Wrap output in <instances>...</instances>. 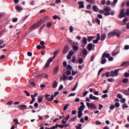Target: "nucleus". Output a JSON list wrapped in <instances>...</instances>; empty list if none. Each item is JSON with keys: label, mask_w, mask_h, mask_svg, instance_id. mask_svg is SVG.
<instances>
[{"label": "nucleus", "mask_w": 129, "mask_h": 129, "mask_svg": "<svg viewBox=\"0 0 129 129\" xmlns=\"http://www.w3.org/2000/svg\"><path fill=\"white\" fill-rule=\"evenodd\" d=\"M83 114V113H82V111H78V118H81L82 115Z\"/></svg>", "instance_id": "17"}, {"label": "nucleus", "mask_w": 129, "mask_h": 129, "mask_svg": "<svg viewBox=\"0 0 129 129\" xmlns=\"http://www.w3.org/2000/svg\"><path fill=\"white\" fill-rule=\"evenodd\" d=\"M92 43H89L87 45V49L89 51H91L92 50Z\"/></svg>", "instance_id": "18"}, {"label": "nucleus", "mask_w": 129, "mask_h": 129, "mask_svg": "<svg viewBox=\"0 0 129 129\" xmlns=\"http://www.w3.org/2000/svg\"><path fill=\"white\" fill-rule=\"evenodd\" d=\"M87 106L88 108L90 109L91 108L92 109H96V106H95V104L92 103H88L87 102L86 103Z\"/></svg>", "instance_id": "2"}, {"label": "nucleus", "mask_w": 129, "mask_h": 129, "mask_svg": "<svg viewBox=\"0 0 129 129\" xmlns=\"http://www.w3.org/2000/svg\"><path fill=\"white\" fill-rule=\"evenodd\" d=\"M50 96H51V95H49V94H45L44 95V97H45V99H46V100L49 101V99H50L49 97H50Z\"/></svg>", "instance_id": "26"}, {"label": "nucleus", "mask_w": 129, "mask_h": 129, "mask_svg": "<svg viewBox=\"0 0 129 129\" xmlns=\"http://www.w3.org/2000/svg\"><path fill=\"white\" fill-rule=\"evenodd\" d=\"M13 122H15V124H16V125L17 124H20V122L18 120V119H14L13 120Z\"/></svg>", "instance_id": "33"}, {"label": "nucleus", "mask_w": 129, "mask_h": 129, "mask_svg": "<svg viewBox=\"0 0 129 129\" xmlns=\"http://www.w3.org/2000/svg\"><path fill=\"white\" fill-rule=\"evenodd\" d=\"M66 122H67V121L65 120V119H63L61 120V123H62V124H65Z\"/></svg>", "instance_id": "62"}, {"label": "nucleus", "mask_w": 129, "mask_h": 129, "mask_svg": "<svg viewBox=\"0 0 129 129\" xmlns=\"http://www.w3.org/2000/svg\"><path fill=\"white\" fill-rule=\"evenodd\" d=\"M67 68L69 70H71L72 69V66L71 64H68Z\"/></svg>", "instance_id": "44"}, {"label": "nucleus", "mask_w": 129, "mask_h": 129, "mask_svg": "<svg viewBox=\"0 0 129 129\" xmlns=\"http://www.w3.org/2000/svg\"><path fill=\"white\" fill-rule=\"evenodd\" d=\"M106 63V59L104 58L101 60V64H105Z\"/></svg>", "instance_id": "37"}, {"label": "nucleus", "mask_w": 129, "mask_h": 129, "mask_svg": "<svg viewBox=\"0 0 129 129\" xmlns=\"http://www.w3.org/2000/svg\"><path fill=\"white\" fill-rule=\"evenodd\" d=\"M59 92H54V95H53L54 97H56V96L59 95Z\"/></svg>", "instance_id": "53"}, {"label": "nucleus", "mask_w": 129, "mask_h": 129, "mask_svg": "<svg viewBox=\"0 0 129 129\" xmlns=\"http://www.w3.org/2000/svg\"><path fill=\"white\" fill-rule=\"evenodd\" d=\"M19 109L21 110H25L27 108V105H20L19 107Z\"/></svg>", "instance_id": "15"}, {"label": "nucleus", "mask_w": 129, "mask_h": 129, "mask_svg": "<svg viewBox=\"0 0 129 129\" xmlns=\"http://www.w3.org/2000/svg\"><path fill=\"white\" fill-rule=\"evenodd\" d=\"M66 73H67V75H71V71L67 70Z\"/></svg>", "instance_id": "58"}, {"label": "nucleus", "mask_w": 129, "mask_h": 129, "mask_svg": "<svg viewBox=\"0 0 129 129\" xmlns=\"http://www.w3.org/2000/svg\"><path fill=\"white\" fill-rule=\"evenodd\" d=\"M128 20L127 18H124L123 20H122V23H123L124 24H123V25H125V23H126V22H127Z\"/></svg>", "instance_id": "41"}, {"label": "nucleus", "mask_w": 129, "mask_h": 129, "mask_svg": "<svg viewBox=\"0 0 129 129\" xmlns=\"http://www.w3.org/2000/svg\"><path fill=\"white\" fill-rule=\"evenodd\" d=\"M38 103H41L43 100V97H39L38 98Z\"/></svg>", "instance_id": "35"}, {"label": "nucleus", "mask_w": 129, "mask_h": 129, "mask_svg": "<svg viewBox=\"0 0 129 129\" xmlns=\"http://www.w3.org/2000/svg\"><path fill=\"white\" fill-rule=\"evenodd\" d=\"M93 39H94V36H89L88 37V42H91Z\"/></svg>", "instance_id": "25"}, {"label": "nucleus", "mask_w": 129, "mask_h": 129, "mask_svg": "<svg viewBox=\"0 0 129 129\" xmlns=\"http://www.w3.org/2000/svg\"><path fill=\"white\" fill-rule=\"evenodd\" d=\"M76 94L75 93H71L70 95H68V97H71V96H75Z\"/></svg>", "instance_id": "59"}, {"label": "nucleus", "mask_w": 129, "mask_h": 129, "mask_svg": "<svg viewBox=\"0 0 129 129\" xmlns=\"http://www.w3.org/2000/svg\"><path fill=\"white\" fill-rule=\"evenodd\" d=\"M24 93L26 94V96H30V95H31L30 94V93H29V92H28V91H24Z\"/></svg>", "instance_id": "54"}, {"label": "nucleus", "mask_w": 129, "mask_h": 129, "mask_svg": "<svg viewBox=\"0 0 129 129\" xmlns=\"http://www.w3.org/2000/svg\"><path fill=\"white\" fill-rule=\"evenodd\" d=\"M15 9L16 11H23V8L19 6H16Z\"/></svg>", "instance_id": "32"}, {"label": "nucleus", "mask_w": 129, "mask_h": 129, "mask_svg": "<svg viewBox=\"0 0 129 129\" xmlns=\"http://www.w3.org/2000/svg\"><path fill=\"white\" fill-rule=\"evenodd\" d=\"M89 98L91 100H92V99L93 100H98V99H99V98L96 97L91 94L89 95Z\"/></svg>", "instance_id": "11"}, {"label": "nucleus", "mask_w": 129, "mask_h": 129, "mask_svg": "<svg viewBox=\"0 0 129 129\" xmlns=\"http://www.w3.org/2000/svg\"><path fill=\"white\" fill-rule=\"evenodd\" d=\"M107 81H108V82H114V79H113L112 78H111L110 79H108Z\"/></svg>", "instance_id": "39"}, {"label": "nucleus", "mask_w": 129, "mask_h": 129, "mask_svg": "<svg viewBox=\"0 0 129 129\" xmlns=\"http://www.w3.org/2000/svg\"><path fill=\"white\" fill-rule=\"evenodd\" d=\"M75 61H76V57H75V56H73V58L72 59V63H75Z\"/></svg>", "instance_id": "50"}, {"label": "nucleus", "mask_w": 129, "mask_h": 129, "mask_svg": "<svg viewBox=\"0 0 129 129\" xmlns=\"http://www.w3.org/2000/svg\"><path fill=\"white\" fill-rule=\"evenodd\" d=\"M70 33H72L73 32V27L72 26L70 27Z\"/></svg>", "instance_id": "60"}, {"label": "nucleus", "mask_w": 129, "mask_h": 129, "mask_svg": "<svg viewBox=\"0 0 129 129\" xmlns=\"http://www.w3.org/2000/svg\"><path fill=\"white\" fill-rule=\"evenodd\" d=\"M125 11V9H122L120 10V14L119 15V19H122V18H125V16H124V12Z\"/></svg>", "instance_id": "4"}, {"label": "nucleus", "mask_w": 129, "mask_h": 129, "mask_svg": "<svg viewBox=\"0 0 129 129\" xmlns=\"http://www.w3.org/2000/svg\"><path fill=\"white\" fill-rule=\"evenodd\" d=\"M105 12H110L111 11V9L109 8V7H107L104 9Z\"/></svg>", "instance_id": "23"}, {"label": "nucleus", "mask_w": 129, "mask_h": 129, "mask_svg": "<svg viewBox=\"0 0 129 129\" xmlns=\"http://www.w3.org/2000/svg\"><path fill=\"white\" fill-rule=\"evenodd\" d=\"M73 54H74V51H73V50H70L68 53V54L71 56H73Z\"/></svg>", "instance_id": "46"}, {"label": "nucleus", "mask_w": 129, "mask_h": 129, "mask_svg": "<svg viewBox=\"0 0 129 129\" xmlns=\"http://www.w3.org/2000/svg\"><path fill=\"white\" fill-rule=\"evenodd\" d=\"M119 105H120V104H119V103H118V102H116L114 104V106H115L116 107H118L119 106Z\"/></svg>", "instance_id": "63"}, {"label": "nucleus", "mask_w": 129, "mask_h": 129, "mask_svg": "<svg viewBox=\"0 0 129 129\" xmlns=\"http://www.w3.org/2000/svg\"><path fill=\"white\" fill-rule=\"evenodd\" d=\"M112 36H114V32H113V31L112 32H110L108 34V36L110 37H112Z\"/></svg>", "instance_id": "28"}, {"label": "nucleus", "mask_w": 129, "mask_h": 129, "mask_svg": "<svg viewBox=\"0 0 129 129\" xmlns=\"http://www.w3.org/2000/svg\"><path fill=\"white\" fill-rule=\"evenodd\" d=\"M103 70V68H101V69L99 70V71H98V75H99V74H100V73H101V72H102Z\"/></svg>", "instance_id": "55"}, {"label": "nucleus", "mask_w": 129, "mask_h": 129, "mask_svg": "<svg viewBox=\"0 0 129 129\" xmlns=\"http://www.w3.org/2000/svg\"><path fill=\"white\" fill-rule=\"evenodd\" d=\"M99 40H100V35L99 34V33H97V38H96V39L93 40V43L94 44H97V43H98Z\"/></svg>", "instance_id": "7"}, {"label": "nucleus", "mask_w": 129, "mask_h": 129, "mask_svg": "<svg viewBox=\"0 0 129 129\" xmlns=\"http://www.w3.org/2000/svg\"><path fill=\"white\" fill-rule=\"evenodd\" d=\"M78 5H79V9L80 10L81 9H84V2L82 1H80L78 2Z\"/></svg>", "instance_id": "6"}, {"label": "nucleus", "mask_w": 129, "mask_h": 129, "mask_svg": "<svg viewBox=\"0 0 129 129\" xmlns=\"http://www.w3.org/2000/svg\"><path fill=\"white\" fill-rule=\"evenodd\" d=\"M77 73H78V72H75V71H72V75L73 76H75V75L76 74H77Z\"/></svg>", "instance_id": "45"}, {"label": "nucleus", "mask_w": 129, "mask_h": 129, "mask_svg": "<svg viewBox=\"0 0 129 129\" xmlns=\"http://www.w3.org/2000/svg\"><path fill=\"white\" fill-rule=\"evenodd\" d=\"M81 126H82V124L79 123L78 125L76 126V129H81Z\"/></svg>", "instance_id": "36"}, {"label": "nucleus", "mask_w": 129, "mask_h": 129, "mask_svg": "<svg viewBox=\"0 0 129 129\" xmlns=\"http://www.w3.org/2000/svg\"><path fill=\"white\" fill-rule=\"evenodd\" d=\"M110 57V54L109 53H107L106 54V52H105L103 53V54L102 55V58H103V59H104V58H109Z\"/></svg>", "instance_id": "12"}, {"label": "nucleus", "mask_w": 129, "mask_h": 129, "mask_svg": "<svg viewBox=\"0 0 129 129\" xmlns=\"http://www.w3.org/2000/svg\"><path fill=\"white\" fill-rule=\"evenodd\" d=\"M58 70H59V66H57L53 69V74H57L58 73Z\"/></svg>", "instance_id": "16"}, {"label": "nucleus", "mask_w": 129, "mask_h": 129, "mask_svg": "<svg viewBox=\"0 0 129 129\" xmlns=\"http://www.w3.org/2000/svg\"><path fill=\"white\" fill-rule=\"evenodd\" d=\"M83 44H84V45H83V44H82V47H83V49H84L85 46H86V44H87V39H86V37H84V39L83 40Z\"/></svg>", "instance_id": "14"}, {"label": "nucleus", "mask_w": 129, "mask_h": 129, "mask_svg": "<svg viewBox=\"0 0 129 129\" xmlns=\"http://www.w3.org/2000/svg\"><path fill=\"white\" fill-rule=\"evenodd\" d=\"M122 82H123V83H127V82H128V79L125 78L122 80Z\"/></svg>", "instance_id": "34"}, {"label": "nucleus", "mask_w": 129, "mask_h": 129, "mask_svg": "<svg viewBox=\"0 0 129 129\" xmlns=\"http://www.w3.org/2000/svg\"><path fill=\"white\" fill-rule=\"evenodd\" d=\"M46 27H52V22H47V23L46 24Z\"/></svg>", "instance_id": "42"}, {"label": "nucleus", "mask_w": 129, "mask_h": 129, "mask_svg": "<svg viewBox=\"0 0 129 129\" xmlns=\"http://www.w3.org/2000/svg\"><path fill=\"white\" fill-rule=\"evenodd\" d=\"M77 86H78V82H77L75 84V87L72 90V91H75L76 90V89L77 88Z\"/></svg>", "instance_id": "27"}, {"label": "nucleus", "mask_w": 129, "mask_h": 129, "mask_svg": "<svg viewBox=\"0 0 129 129\" xmlns=\"http://www.w3.org/2000/svg\"><path fill=\"white\" fill-rule=\"evenodd\" d=\"M84 108H85V105L80 106V107L78 108V110L83 111V110H84Z\"/></svg>", "instance_id": "21"}, {"label": "nucleus", "mask_w": 129, "mask_h": 129, "mask_svg": "<svg viewBox=\"0 0 129 129\" xmlns=\"http://www.w3.org/2000/svg\"><path fill=\"white\" fill-rule=\"evenodd\" d=\"M73 48V49L74 50V51H78V47L77 46L75 45V46H72Z\"/></svg>", "instance_id": "31"}, {"label": "nucleus", "mask_w": 129, "mask_h": 129, "mask_svg": "<svg viewBox=\"0 0 129 129\" xmlns=\"http://www.w3.org/2000/svg\"><path fill=\"white\" fill-rule=\"evenodd\" d=\"M29 82L30 83V85H29V87H31V85L32 86H35L36 85V80L34 79L29 80Z\"/></svg>", "instance_id": "9"}, {"label": "nucleus", "mask_w": 129, "mask_h": 129, "mask_svg": "<svg viewBox=\"0 0 129 129\" xmlns=\"http://www.w3.org/2000/svg\"><path fill=\"white\" fill-rule=\"evenodd\" d=\"M68 106H69V104H67L66 106L63 107V111H65L68 108Z\"/></svg>", "instance_id": "48"}, {"label": "nucleus", "mask_w": 129, "mask_h": 129, "mask_svg": "<svg viewBox=\"0 0 129 129\" xmlns=\"http://www.w3.org/2000/svg\"><path fill=\"white\" fill-rule=\"evenodd\" d=\"M52 61H53V58H52V57L49 58L47 60L46 63L45 64L44 69H47V68H48V67H49L50 63H51V62H52Z\"/></svg>", "instance_id": "3"}, {"label": "nucleus", "mask_w": 129, "mask_h": 129, "mask_svg": "<svg viewBox=\"0 0 129 129\" xmlns=\"http://www.w3.org/2000/svg\"><path fill=\"white\" fill-rule=\"evenodd\" d=\"M95 21L97 23L98 25H100V20L98 18H96Z\"/></svg>", "instance_id": "49"}, {"label": "nucleus", "mask_w": 129, "mask_h": 129, "mask_svg": "<svg viewBox=\"0 0 129 129\" xmlns=\"http://www.w3.org/2000/svg\"><path fill=\"white\" fill-rule=\"evenodd\" d=\"M123 94H125V95H129V92L128 90H125L123 91Z\"/></svg>", "instance_id": "30"}, {"label": "nucleus", "mask_w": 129, "mask_h": 129, "mask_svg": "<svg viewBox=\"0 0 129 129\" xmlns=\"http://www.w3.org/2000/svg\"><path fill=\"white\" fill-rule=\"evenodd\" d=\"M95 123H96V124H97L98 125V124H101V122L98 120L96 121Z\"/></svg>", "instance_id": "64"}, {"label": "nucleus", "mask_w": 129, "mask_h": 129, "mask_svg": "<svg viewBox=\"0 0 129 129\" xmlns=\"http://www.w3.org/2000/svg\"><path fill=\"white\" fill-rule=\"evenodd\" d=\"M117 97L118 98H119V99H121L122 98V95L120 94H118Z\"/></svg>", "instance_id": "57"}, {"label": "nucleus", "mask_w": 129, "mask_h": 129, "mask_svg": "<svg viewBox=\"0 0 129 129\" xmlns=\"http://www.w3.org/2000/svg\"><path fill=\"white\" fill-rule=\"evenodd\" d=\"M54 97L53 95V94H51L50 98H49V99H48V101H52V100H54Z\"/></svg>", "instance_id": "47"}, {"label": "nucleus", "mask_w": 129, "mask_h": 129, "mask_svg": "<svg viewBox=\"0 0 129 129\" xmlns=\"http://www.w3.org/2000/svg\"><path fill=\"white\" fill-rule=\"evenodd\" d=\"M114 108H115V106H114V105H111V106H110L109 107V109L111 110H113Z\"/></svg>", "instance_id": "43"}, {"label": "nucleus", "mask_w": 129, "mask_h": 129, "mask_svg": "<svg viewBox=\"0 0 129 129\" xmlns=\"http://www.w3.org/2000/svg\"><path fill=\"white\" fill-rule=\"evenodd\" d=\"M105 3H106L105 0H102V1H101V5H102L103 6H104V5H105Z\"/></svg>", "instance_id": "61"}, {"label": "nucleus", "mask_w": 129, "mask_h": 129, "mask_svg": "<svg viewBox=\"0 0 129 129\" xmlns=\"http://www.w3.org/2000/svg\"><path fill=\"white\" fill-rule=\"evenodd\" d=\"M58 54H59V50H56L53 53V55L55 56H57Z\"/></svg>", "instance_id": "40"}, {"label": "nucleus", "mask_w": 129, "mask_h": 129, "mask_svg": "<svg viewBox=\"0 0 129 129\" xmlns=\"http://www.w3.org/2000/svg\"><path fill=\"white\" fill-rule=\"evenodd\" d=\"M67 78H68V77L66 76V74L65 73H64L63 74V78H62V76H61L59 79V81H60V82H61V81H62V79L64 81V80H66V79H67Z\"/></svg>", "instance_id": "13"}, {"label": "nucleus", "mask_w": 129, "mask_h": 129, "mask_svg": "<svg viewBox=\"0 0 129 129\" xmlns=\"http://www.w3.org/2000/svg\"><path fill=\"white\" fill-rule=\"evenodd\" d=\"M92 10L94 12H98V11H99V9H98L96 6H93L92 7Z\"/></svg>", "instance_id": "20"}, {"label": "nucleus", "mask_w": 129, "mask_h": 129, "mask_svg": "<svg viewBox=\"0 0 129 129\" xmlns=\"http://www.w3.org/2000/svg\"><path fill=\"white\" fill-rule=\"evenodd\" d=\"M35 100H36V99L35 98H33L32 99L31 101L30 102V104H33V103H34V102H35Z\"/></svg>", "instance_id": "52"}, {"label": "nucleus", "mask_w": 129, "mask_h": 129, "mask_svg": "<svg viewBox=\"0 0 129 129\" xmlns=\"http://www.w3.org/2000/svg\"><path fill=\"white\" fill-rule=\"evenodd\" d=\"M105 38H106V35L102 34L101 36V41H104V40H105Z\"/></svg>", "instance_id": "24"}, {"label": "nucleus", "mask_w": 129, "mask_h": 129, "mask_svg": "<svg viewBox=\"0 0 129 129\" xmlns=\"http://www.w3.org/2000/svg\"><path fill=\"white\" fill-rule=\"evenodd\" d=\"M114 36H116L117 38H119L120 37V36L119 35H120V31L118 30H114Z\"/></svg>", "instance_id": "8"}, {"label": "nucleus", "mask_w": 129, "mask_h": 129, "mask_svg": "<svg viewBox=\"0 0 129 129\" xmlns=\"http://www.w3.org/2000/svg\"><path fill=\"white\" fill-rule=\"evenodd\" d=\"M82 53H83V55H84V56H87V50H86V49H84L83 50H82Z\"/></svg>", "instance_id": "22"}, {"label": "nucleus", "mask_w": 129, "mask_h": 129, "mask_svg": "<svg viewBox=\"0 0 129 129\" xmlns=\"http://www.w3.org/2000/svg\"><path fill=\"white\" fill-rule=\"evenodd\" d=\"M68 51H69V45H66L63 48L62 53L66 54L68 52Z\"/></svg>", "instance_id": "10"}, {"label": "nucleus", "mask_w": 129, "mask_h": 129, "mask_svg": "<svg viewBox=\"0 0 129 129\" xmlns=\"http://www.w3.org/2000/svg\"><path fill=\"white\" fill-rule=\"evenodd\" d=\"M119 70H120V69H115L114 71L113 74L111 75V77H114V76H115V77L118 76V72H119Z\"/></svg>", "instance_id": "5"}, {"label": "nucleus", "mask_w": 129, "mask_h": 129, "mask_svg": "<svg viewBox=\"0 0 129 129\" xmlns=\"http://www.w3.org/2000/svg\"><path fill=\"white\" fill-rule=\"evenodd\" d=\"M124 76L126 78H127V77H129V73H127V72H125L124 74Z\"/></svg>", "instance_id": "56"}, {"label": "nucleus", "mask_w": 129, "mask_h": 129, "mask_svg": "<svg viewBox=\"0 0 129 129\" xmlns=\"http://www.w3.org/2000/svg\"><path fill=\"white\" fill-rule=\"evenodd\" d=\"M124 16H129V8L126 10V12L124 13Z\"/></svg>", "instance_id": "38"}, {"label": "nucleus", "mask_w": 129, "mask_h": 129, "mask_svg": "<svg viewBox=\"0 0 129 129\" xmlns=\"http://www.w3.org/2000/svg\"><path fill=\"white\" fill-rule=\"evenodd\" d=\"M105 76H106V77H109L110 76H111V75H109V72H105Z\"/></svg>", "instance_id": "51"}, {"label": "nucleus", "mask_w": 129, "mask_h": 129, "mask_svg": "<svg viewBox=\"0 0 129 129\" xmlns=\"http://www.w3.org/2000/svg\"><path fill=\"white\" fill-rule=\"evenodd\" d=\"M46 20H47V17L42 18L40 21L34 24L32 26L30 27V30H33V29H35L36 28H39L40 26L43 25L45 22H46Z\"/></svg>", "instance_id": "1"}, {"label": "nucleus", "mask_w": 129, "mask_h": 129, "mask_svg": "<svg viewBox=\"0 0 129 129\" xmlns=\"http://www.w3.org/2000/svg\"><path fill=\"white\" fill-rule=\"evenodd\" d=\"M57 86H58V83H57V81H54L53 82V84L52 85V88L55 89V88H56V87H57Z\"/></svg>", "instance_id": "19"}, {"label": "nucleus", "mask_w": 129, "mask_h": 129, "mask_svg": "<svg viewBox=\"0 0 129 129\" xmlns=\"http://www.w3.org/2000/svg\"><path fill=\"white\" fill-rule=\"evenodd\" d=\"M83 58H82V57H80L78 60V62L79 63V64H82V63H83Z\"/></svg>", "instance_id": "29"}]
</instances>
